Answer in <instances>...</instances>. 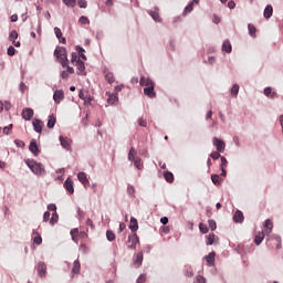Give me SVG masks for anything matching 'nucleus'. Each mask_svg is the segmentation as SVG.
Listing matches in <instances>:
<instances>
[{"label": "nucleus", "mask_w": 283, "mask_h": 283, "mask_svg": "<svg viewBox=\"0 0 283 283\" xmlns=\"http://www.w3.org/2000/svg\"><path fill=\"white\" fill-rule=\"evenodd\" d=\"M74 65H76L80 74H83L85 72V63L83 61L77 60L76 64H74Z\"/></svg>", "instance_id": "a878e982"}, {"label": "nucleus", "mask_w": 283, "mask_h": 283, "mask_svg": "<svg viewBox=\"0 0 283 283\" xmlns=\"http://www.w3.org/2000/svg\"><path fill=\"white\" fill-rule=\"evenodd\" d=\"M127 193L129 196H134V193H136V189H134V186H128L127 187Z\"/></svg>", "instance_id": "864d4df0"}, {"label": "nucleus", "mask_w": 283, "mask_h": 283, "mask_svg": "<svg viewBox=\"0 0 283 283\" xmlns=\"http://www.w3.org/2000/svg\"><path fill=\"white\" fill-rule=\"evenodd\" d=\"M143 264V252L136 254V259L134 261L135 269H138Z\"/></svg>", "instance_id": "f3484780"}, {"label": "nucleus", "mask_w": 283, "mask_h": 283, "mask_svg": "<svg viewBox=\"0 0 283 283\" xmlns=\"http://www.w3.org/2000/svg\"><path fill=\"white\" fill-rule=\"evenodd\" d=\"M212 143H213L214 147L217 148V151L223 154V151L227 147V144H224V142L218 137H213Z\"/></svg>", "instance_id": "20e7f679"}, {"label": "nucleus", "mask_w": 283, "mask_h": 283, "mask_svg": "<svg viewBox=\"0 0 283 283\" xmlns=\"http://www.w3.org/2000/svg\"><path fill=\"white\" fill-rule=\"evenodd\" d=\"M33 116H34V109H32V108H24L22 111V118L24 120H32Z\"/></svg>", "instance_id": "6e6552de"}, {"label": "nucleus", "mask_w": 283, "mask_h": 283, "mask_svg": "<svg viewBox=\"0 0 283 283\" xmlns=\"http://www.w3.org/2000/svg\"><path fill=\"white\" fill-rule=\"evenodd\" d=\"M77 6H80V8H87V1H85V0H78V1H77Z\"/></svg>", "instance_id": "4d7b16f0"}, {"label": "nucleus", "mask_w": 283, "mask_h": 283, "mask_svg": "<svg viewBox=\"0 0 283 283\" xmlns=\"http://www.w3.org/2000/svg\"><path fill=\"white\" fill-rule=\"evenodd\" d=\"M136 159V149L134 147H130L128 153V160L134 161Z\"/></svg>", "instance_id": "7c9ffc66"}, {"label": "nucleus", "mask_w": 283, "mask_h": 283, "mask_svg": "<svg viewBox=\"0 0 283 283\" xmlns=\"http://www.w3.org/2000/svg\"><path fill=\"white\" fill-rule=\"evenodd\" d=\"M54 56L56 57V61L61 63L62 67L70 64V60H67V50L65 48L56 46Z\"/></svg>", "instance_id": "f03ea898"}, {"label": "nucleus", "mask_w": 283, "mask_h": 283, "mask_svg": "<svg viewBox=\"0 0 283 283\" xmlns=\"http://www.w3.org/2000/svg\"><path fill=\"white\" fill-rule=\"evenodd\" d=\"M61 78H63L64 81H67V78H70V73L67 71H62Z\"/></svg>", "instance_id": "5fc2aeb1"}, {"label": "nucleus", "mask_w": 283, "mask_h": 283, "mask_svg": "<svg viewBox=\"0 0 283 283\" xmlns=\"http://www.w3.org/2000/svg\"><path fill=\"white\" fill-rule=\"evenodd\" d=\"M118 101V97L115 94L108 95L107 103L108 105H114Z\"/></svg>", "instance_id": "72a5a7b5"}, {"label": "nucleus", "mask_w": 283, "mask_h": 283, "mask_svg": "<svg viewBox=\"0 0 283 283\" xmlns=\"http://www.w3.org/2000/svg\"><path fill=\"white\" fill-rule=\"evenodd\" d=\"M77 61H81L78 55L76 53H72V57H71L72 65H75Z\"/></svg>", "instance_id": "49530a36"}, {"label": "nucleus", "mask_w": 283, "mask_h": 283, "mask_svg": "<svg viewBox=\"0 0 283 283\" xmlns=\"http://www.w3.org/2000/svg\"><path fill=\"white\" fill-rule=\"evenodd\" d=\"M17 52V50L14 49V46H9L8 48V51H7V54L9 56H14V53Z\"/></svg>", "instance_id": "8fccbe9b"}, {"label": "nucleus", "mask_w": 283, "mask_h": 283, "mask_svg": "<svg viewBox=\"0 0 283 283\" xmlns=\"http://www.w3.org/2000/svg\"><path fill=\"white\" fill-rule=\"evenodd\" d=\"M233 220L234 222H244V214L242 213V211L237 210L234 212Z\"/></svg>", "instance_id": "4468645a"}, {"label": "nucleus", "mask_w": 283, "mask_h": 283, "mask_svg": "<svg viewBox=\"0 0 283 283\" xmlns=\"http://www.w3.org/2000/svg\"><path fill=\"white\" fill-rule=\"evenodd\" d=\"M48 220H50V212L45 211L44 214H43V221L48 222Z\"/></svg>", "instance_id": "69168bd1"}, {"label": "nucleus", "mask_w": 283, "mask_h": 283, "mask_svg": "<svg viewBox=\"0 0 283 283\" xmlns=\"http://www.w3.org/2000/svg\"><path fill=\"white\" fill-rule=\"evenodd\" d=\"M78 235H80L78 229L75 228L71 230V237L74 242H78Z\"/></svg>", "instance_id": "c756f323"}, {"label": "nucleus", "mask_w": 283, "mask_h": 283, "mask_svg": "<svg viewBox=\"0 0 283 283\" xmlns=\"http://www.w3.org/2000/svg\"><path fill=\"white\" fill-rule=\"evenodd\" d=\"M64 189L70 193V196H72V193H74V181L67 178L64 182Z\"/></svg>", "instance_id": "1a4fd4ad"}, {"label": "nucleus", "mask_w": 283, "mask_h": 283, "mask_svg": "<svg viewBox=\"0 0 283 283\" xmlns=\"http://www.w3.org/2000/svg\"><path fill=\"white\" fill-rule=\"evenodd\" d=\"M64 6H67V8H74L76 7V0H62Z\"/></svg>", "instance_id": "f704fd0d"}, {"label": "nucleus", "mask_w": 283, "mask_h": 283, "mask_svg": "<svg viewBox=\"0 0 283 283\" xmlns=\"http://www.w3.org/2000/svg\"><path fill=\"white\" fill-rule=\"evenodd\" d=\"M199 229H200L201 233H209V228L205 223H200Z\"/></svg>", "instance_id": "a18cd8bd"}, {"label": "nucleus", "mask_w": 283, "mask_h": 283, "mask_svg": "<svg viewBox=\"0 0 283 283\" xmlns=\"http://www.w3.org/2000/svg\"><path fill=\"white\" fill-rule=\"evenodd\" d=\"M129 229L133 232H136V230L138 229V220H136V218L134 217L130 218Z\"/></svg>", "instance_id": "412c9836"}, {"label": "nucleus", "mask_w": 283, "mask_h": 283, "mask_svg": "<svg viewBox=\"0 0 283 283\" xmlns=\"http://www.w3.org/2000/svg\"><path fill=\"white\" fill-rule=\"evenodd\" d=\"M76 51L78 52L80 57L83 59V61H87V56H85V49L76 46Z\"/></svg>", "instance_id": "2f4dec72"}, {"label": "nucleus", "mask_w": 283, "mask_h": 283, "mask_svg": "<svg viewBox=\"0 0 283 283\" xmlns=\"http://www.w3.org/2000/svg\"><path fill=\"white\" fill-rule=\"evenodd\" d=\"M25 165L29 167V169H31V171L33 174H35L36 176H45V168L42 166V164H39L34 160H30L28 159L25 161Z\"/></svg>", "instance_id": "7ed1b4c3"}, {"label": "nucleus", "mask_w": 283, "mask_h": 283, "mask_svg": "<svg viewBox=\"0 0 283 283\" xmlns=\"http://www.w3.org/2000/svg\"><path fill=\"white\" fill-rule=\"evenodd\" d=\"M227 165H229V161H227V158L221 157V165H220V168H221V169H227Z\"/></svg>", "instance_id": "09e8293b"}, {"label": "nucleus", "mask_w": 283, "mask_h": 283, "mask_svg": "<svg viewBox=\"0 0 283 283\" xmlns=\"http://www.w3.org/2000/svg\"><path fill=\"white\" fill-rule=\"evenodd\" d=\"M231 50H232L231 42H229V40H226L222 44V51L227 52V54H231Z\"/></svg>", "instance_id": "5701e85b"}, {"label": "nucleus", "mask_w": 283, "mask_h": 283, "mask_svg": "<svg viewBox=\"0 0 283 283\" xmlns=\"http://www.w3.org/2000/svg\"><path fill=\"white\" fill-rule=\"evenodd\" d=\"M248 30H249L250 36H254L255 38V33L258 32V29H255V25L249 24L248 25Z\"/></svg>", "instance_id": "473e14b6"}, {"label": "nucleus", "mask_w": 283, "mask_h": 283, "mask_svg": "<svg viewBox=\"0 0 283 283\" xmlns=\"http://www.w3.org/2000/svg\"><path fill=\"white\" fill-rule=\"evenodd\" d=\"M33 242H34V244H41L43 242L41 234L35 233V237L33 238Z\"/></svg>", "instance_id": "79ce46f5"}, {"label": "nucleus", "mask_w": 283, "mask_h": 283, "mask_svg": "<svg viewBox=\"0 0 283 283\" xmlns=\"http://www.w3.org/2000/svg\"><path fill=\"white\" fill-rule=\"evenodd\" d=\"M29 150L34 156H39L41 154V150L39 149V145L36 144V139H32L29 146Z\"/></svg>", "instance_id": "0eeeda50"}, {"label": "nucleus", "mask_w": 283, "mask_h": 283, "mask_svg": "<svg viewBox=\"0 0 283 283\" xmlns=\"http://www.w3.org/2000/svg\"><path fill=\"white\" fill-rule=\"evenodd\" d=\"M64 67H66V72L74 74V67L70 66V64H66Z\"/></svg>", "instance_id": "0e129e2a"}, {"label": "nucleus", "mask_w": 283, "mask_h": 283, "mask_svg": "<svg viewBox=\"0 0 283 283\" xmlns=\"http://www.w3.org/2000/svg\"><path fill=\"white\" fill-rule=\"evenodd\" d=\"M32 125L34 132H36L38 134H41V132H43V122L41 119H33Z\"/></svg>", "instance_id": "9d476101"}, {"label": "nucleus", "mask_w": 283, "mask_h": 283, "mask_svg": "<svg viewBox=\"0 0 283 283\" xmlns=\"http://www.w3.org/2000/svg\"><path fill=\"white\" fill-rule=\"evenodd\" d=\"M129 242H132L130 249H138V247H140V240L136 234L133 237H129Z\"/></svg>", "instance_id": "f8f14e48"}, {"label": "nucleus", "mask_w": 283, "mask_h": 283, "mask_svg": "<svg viewBox=\"0 0 283 283\" xmlns=\"http://www.w3.org/2000/svg\"><path fill=\"white\" fill-rule=\"evenodd\" d=\"M57 220H59V214L55 212V213H53L50 222H51V224H54L55 222H57Z\"/></svg>", "instance_id": "6e6d98bb"}, {"label": "nucleus", "mask_w": 283, "mask_h": 283, "mask_svg": "<svg viewBox=\"0 0 283 283\" xmlns=\"http://www.w3.org/2000/svg\"><path fill=\"white\" fill-rule=\"evenodd\" d=\"M264 237H265V234H264L263 231L258 232V234L254 238V242H255L256 247H259V244H262V241L264 240Z\"/></svg>", "instance_id": "4be33fe9"}, {"label": "nucleus", "mask_w": 283, "mask_h": 283, "mask_svg": "<svg viewBox=\"0 0 283 283\" xmlns=\"http://www.w3.org/2000/svg\"><path fill=\"white\" fill-rule=\"evenodd\" d=\"M211 180L213 185H222V178L220 175H211Z\"/></svg>", "instance_id": "cd10ccee"}, {"label": "nucleus", "mask_w": 283, "mask_h": 283, "mask_svg": "<svg viewBox=\"0 0 283 283\" xmlns=\"http://www.w3.org/2000/svg\"><path fill=\"white\" fill-rule=\"evenodd\" d=\"M77 179L84 187H90V179H87V175L85 172H78Z\"/></svg>", "instance_id": "9b49d317"}, {"label": "nucleus", "mask_w": 283, "mask_h": 283, "mask_svg": "<svg viewBox=\"0 0 283 283\" xmlns=\"http://www.w3.org/2000/svg\"><path fill=\"white\" fill-rule=\"evenodd\" d=\"M263 14L265 19H271L273 17V7L271 4L266 6Z\"/></svg>", "instance_id": "6ab92c4d"}, {"label": "nucleus", "mask_w": 283, "mask_h": 283, "mask_svg": "<svg viewBox=\"0 0 283 283\" xmlns=\"http://www.w3.org/2000/svg\"><path fill=\"white\" fill-rule=\"evenodd\" d=\"M134 165H135L136 169H143V161H140V158L137 157L134 160Z\"/></svg>", "instance_id": "37998d69"}, {"label": "nucleus", "mask_w": 283, "mask_h": 283, "mask_svg": "<svg viewBox=\"0 0 283 283\" xmlns=\"http://www.w3.org/2000/svg\"><path fill=\"white\" fill-rule=\"evenodd\" d=\"M145 282H147V276H146L145 274H142V275L137 279V281H136V283H145Z\"/></svg>", "instance_id": "603ef678"}, {"label": "nucleus", "mask_w": 283, "mask_h": 283, "mask_svg": "<svg viewBox=\"0 0 283 283\" xmlns=\"http://www.w3.org/2000/svg\"><path fill=\"white\" fill-rule=\"evenodd\" d=\"M138 125H139V127H147V120H145L144 118H139Z\"/></svg>", "instance_id": "13d9d810"}, {"label": "nucleus", "mask_w": 283, "mask_h": 283, "mask_svg": "<svg viewBox=\"0 0 283 283\" xmlns=\"http://www.w3.org/2000/svg\"><path fill=\"white\" fill-rule=\"evenodd\" d=\"M60 142H61L62 147H64V149H69L70 145H72V139L64 138L63 136H60Z\"/></svg>", "instance_id": "2eb2a0df"}, {"label": "nucleus", "mask_w": 283, "mask_h": 283, "mask_svg": "<svg viewBox=\"0 0 283 283\" xmlns=\"http://www.w3.org/2000/svg\"><path fill=\"white\" fill-rule=\"evenodd\" d=\"M12 130V124L11 125H9V126H6L4 128H3V134H10V132Z\"/></svg>", "instance_id": "052dcab7"}, {"label": "nucleus", "mask_w": 283, "mask_h": 283, "mask_svg": "<svg viewBox=\"0 0 283 283\" xmlns=\"http://www.w3.org/2000/svg\"><path fill=\"white\" fill-rule=\"evenodd\" d=\"M264 229L265 233H271V231H273V221H271V219L265 220Z\"/></svg>", "instance_id": "b1692460"}, {"label": "nucleus", "mask_w": 283, "mask_h": 283, "mask_svg": "<svg viewBox=\"0 0 283 283\" xmlns=\"http://www.w3.org/2000/svg\"><path fill=\"white\" fill-rule=\"evenodd\" d=\"M208 224H209V229H211V231H216V229H218V224L216 223V220H213V219L208 220Z\"/></svg>", "instance_id": "58836bf2"}, {"label": "nucleus", "mask_w": 283, "mask_h": 283, "mask_svg": "<svg viewBox=\"0 0 283 283\" xmlns=\"http://www.w3.org/2000/svg\"><path fill=\"white\" fill-rule=\"evenodd\" d=\"M206 261H207L208 264L211 266V265L216 262V252H210V253L206 256Z\"/></svg>", "instance_id": "393cba45"}, {"label": "nucleus", "mask_w": 283, "mask_h": 283, "mask_svg": "<svg viewBox=\"0 0 283 283\" xmlns=\"http://www.w3.org/2000/svg\"><path fill=\"white\" fill-rule=\"evenodd\" d=\"M228 8H230V10H233V8H235V2L233 0H230L228 2Z\"/></svg>", "instance_id": "774afa93"}, {"label": "nucleus", "mask_w": 283, "mask_h": 283, "mask_svg": "<svg viewBox=\"0 0 283 283\" xmlns=\"http://www.w3.org/2000/svg\"><path fill=\"white\" fill-rule=\"evenodd\" d=\"M186 277H193V270L189 269L185 273Z\"/></svg>", "instance_id": "e2e57ef3"}, {"label": "nucleus", "mask_w": 283, "mask_h": 283, "mask_svg": "<svg viewBox=\"0 0 283 283\" xmlns=\"http://www.w3.org/2000/svg\"><path fill=\"white\" fill-rule=\"evenodd\" d=\"M193 11V2H190L186 8H185V14L192 12Z\"/></svg>", "instance_id": "de8ad7c7"}, {"label": "nucleus", "mask_w": 283, "mask_h": 283, "mask_svg": "<svg viewBox=\"0 0 283 283\" xmlns=\"http://www.w3.org/2000/svg\"><path fill=\"white\" fill-rule=\"evenodd\" d=\"M275 92L271 87H265L264 88V95L270 97V98H275Z\"/></svg>", "instance_id": "bb28decb"}, {"label": "nucleus", "mask_w": 283, "mask_h": 283, "mask_svg": "<svg viewBox=\"0 0 283 283\" xmlns=\"http://www.w3.org/2000/svg\"><path fill=\"white\" fill-rule=\"evenodd\" d=\"M106 238L109 242H114L116 240V234L114 233V231L107 230Z\"/></svg>", "instance_id": "c85d7f7f"}, {"label": "nucleus", "mask_w": 283, "mask_h": 283, "mask_svg": "<svg viewBox=\"0 0 283 283\" xmlns=\"http://www.w3.org/2000/svg\"><path fill=\"white\" fill-rule=\"evenodd\" d=\"M36 271L41 277H45V275H48V265L43 262H39L36 266Z\"/></svg>", "instance_id": "423d86ee"}, {"label": "nucleus", "mask_w": 283, "mask_h": 283, "mask_svg": "<svg viewBox=\"0 0 283 283\" xmlns=\"http://www.w3.org/2000/svg\"><path fill=\"white\" fill-rule=\"evenodd\" d=\"M63 98H65V93L63 92V90H56L53 94V101L55 105L61 104V101H63Z\"/></svg>", "instance_id": "39448f33"}, {"label": "nucleus", "mask_w": 283, "mask_h": 283, "mask_svg": "<svg viewBox=\"0 0 283 283\" xmlns=\"http://www.w3.org/2000/svg\"><path fill=\"white\" fill-rule=\"evenodd\" d=\"M78 23H81V25H90V19H87L85 15H82L78 20Z\"/></svg>", "instance_id": "a19ab883"}, {"label": "nucleus", "mask_w": 283, "mask_h": 283, "mask_svg": "<svg viewBox=\"0 0 283 283\" xmlns=\"http://www.w3.org/2000/svg\"><path fill=\"white\" fill-rule=\"evenodd\" d=\"M164 178L165 180H167L168 182H174V174L169 172V171H166L164 174Z\"/></svg>", "instance_id": "e433bc0d"}, {"label": "nucleus", "mask_w": 283, "mask_h": 283, "mask_svg": "<svg viewBox=\"0 0 283 283\" xmlns=\"http://www.w3.org/2000/svg\"><path fill=\"white\" fill-rule=\"evenodd\" d=\"M151 19L156 21V23H160L163 20L160 19V14L158 13V9L149 12Z\"/></svg>", "instance_id": "aec40b11"}, {"label": "nucleus", "mask_w": 283, "mask_h": 283, "mask_svg": "<svg viewBox=\"0 0 283 283\" xmlns=\"http://www.w3.org/2000/svg\"><path fill=\"white\" fill-rule=\"evenodd\" d=\"M210 157L212 158V160H218V158H220V151H213L210 154Z\"/></svg>", "instance_id": "3c124183"}, {"label": "nucleus", "mask_w": 283, "mask_h": 283, "mask_svg": "<svg viewBox=\"0 0 283 283\" xmlns=\"http://www.w3.org/2000/svg\"><path fill=\"white\" fill-rule=\"evenodd\" d=\"M72 273L74 275H78V273H81V261H78V260L74 261Z\"/></svg>", "instance_id": "a211bd4d"}, {"label": "nucleus", "mask_w": 283, "mask_h": 283, "mask_svg": "<svg viewBox=\"0 0 283 283\" xmlns=\"http://www.w3.org/2000/svg\"><path fill=\"white\" fill-rule=\"evenodd\" d=\"M54 32H55V36H56V39H59L60 43H63V45H65V43H67V40L65 38H63V32H61L59 27L54 28Z\"/></svg>", "instance_id": "ddd939ff"}, {"label": "nucleus", "mask_w": 283, "mask_h": 283, "mask_svg": "<svg viewBox=\"0 0 283 283\" xmlns=\"http://www.w3.org/2000/svg\"><path fill=\"white\" fill-rule=\"evenodd\" d=\"M17 39H19V33L15 30L11 31L9 35V41L14 42L17 41Z\"/></svg>", "instance_id": "c9c22d12"}, {"label": "nucleus", "mask_w": 283, "mask_h": 283, "mask_svg": "<svg viewBox=\"0 0 283 283\" xmlns=\"http://www.w3.org/2000/svg\"><path fill=\"white\" fill-rule=\"evenodd\" d=\"M14 143L17 147H25V143H23V140L15 139Z\"/></svg>", "instance_id": "680f3d73"}, {"label": "nucleus", "mask_w": 283, "mask_h": 283, "mask_svg": "<svg viewBox=\"0 0 283 283\" xmlns=\"http://www.w3.org/2000/svg\"><path fill=\"white\" fill-rule=\"evenodd\" d=\"M197 282L198 283H207V279H205V276H202V275H197Z\"/></svg>", "instance_id": "bf43d9fd"}, {"label": "nucleus", "mask_w": 283, "mask_h": 283, "mask_svg": "<svg viewBox=\"0 0 283 283\" xmlns=\"http://www.w3.org/2000/svg\"><path fill=\"white\" fill-rule=\"evenodd\" d=\"M55 125H56V116L50 115L49 119H48V124H46L48 128L49 129H54Z\"/></svg>", "instance_id": "dca6fc26"}, {"label": "nucleus", "mask_w": 283, "mask_h": 283, "mask_svg": "<svg viewBox=\"0 0 283 283\" xmlns=\"http://www.w3.org/2000/svg\"><path fill=\"white\" fill-rule=\"evenodd\" d=\"M240 92V85L234 84L231 88V96H238V93Z\"/></svg>", "instance_id": "4c0bfd02"}, {"label": "nucleus", "mask_w": 283, "mask_h": 283, "mask_svg": "<svg viewBox=\"0 0 283 283\" xmlns=\"http://www.w3.org/2000/svg\"><path fill=\"white\" fill-rule=\"evenodd\" d=\"M214 240H216V234H209L207 237L206 244H213Z\"/></svg>", "instance_id": "c03bdc74"}, {"label": "nucleus", "mask_w": 283, "mask_h": 283, "mask_svg": "<svg viewBox=\"0 0 283 283\" xmlns=\"http://www.w3.org/2000/svg\"><path fill=\"white\" fill-rule=\"evenodd\" d=\"M48 209H49V211H56V205L50 203V205L48 206Z\"/></svg>", "instance_id": "338daca9"}, {"label": "nucleus", "mask_w": 283, "mask_h": 283, "mask_svg": "<svg viewBox=\"0 0 283 283\" xmlns=\"http://www.w3.org/2000/svg\"><path fill=\"white\" fill-rule=\"evenodd\" d=\"M105 80L107 81V83H114V73H112V72H107L106 74H105Z\"/></svg>", "instance_id": "ea45409f"}, {"label": "nucleus", "mask_w": 283, "mask_h": 283, "mask_svg": "<svg viewBox=\"0 0 283 283\" xmlns=\"http://www.w3.org/2000/svg\"><path fill=\"white\" fill-rule=\"evenodd\" d=\"M139 85L144 88L145 96H148V98H156V91H154V87H156V84L151 78L142 76L139 80Z\"/></svg>", "instance_id": "f257e3e1"}]
</instances>
